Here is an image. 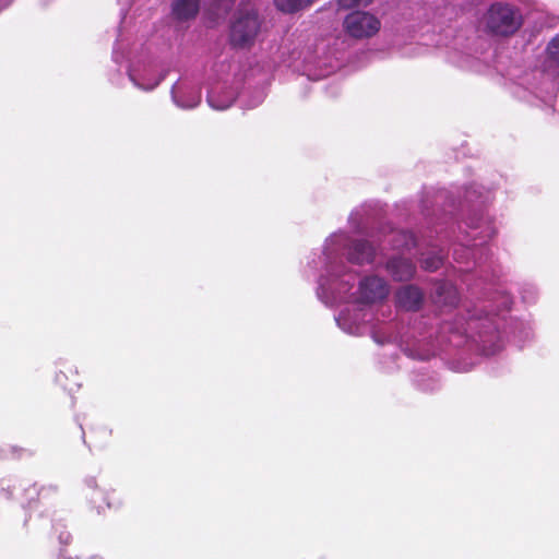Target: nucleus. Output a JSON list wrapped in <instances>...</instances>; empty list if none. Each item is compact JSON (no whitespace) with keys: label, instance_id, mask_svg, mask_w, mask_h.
Returning <instances> with one entry per match:
<instances>
[{"label":"nucleus","instance_id":"obj_13","mask_svg":"<svg viewBox=\"0 0 559 559\" xmlns=\"http://www.w3.org/2000/svg\"><path fill=\"white\" fill-rule=\"evenodd\" d=\"M443 265V255L431 254L421 260V266L428 272H435Z\"/></svg>","mask_w":559,"mask_h":559},{"label":"nucleus","instance_id":"obj_8","mask_svg":"<svg viewBox=\"0 0 559 559\" xmlns=\"http://www.w3.org/2000/svg\"><path fill=\"white\" fill-rule=\"evenodd\" d=\"M374 248L367 240H355L348 248V260L355 264H365L373 261Z\"/></svg>","mask_w":559,"mask_h":559},{"label":"nucleus","instance_id":"obj_6","mask_svg":"<svg viewBox=\"0 0 559 559\" xmlns=\"http://www.w3.org/2000/svg\"><path fill=\"white\" fill-rule=\"evenodd\" d=\"M424 301V293L414 285H406L396 293V304L400 308L407 311H417Z\"/></svg>","mask_w":559,"mask_h":559},{"label":"nucleus","instance_id":"obj_5","mask_svg":"<svg viewBox=\"0 0 559 559\" xmlns=\"http://www.w3.org/2000/svg\"><path fill=\"white\" fill-rule=\"evenodd\" d=\"M57 493V487H39L36 484L29 485L23 490L21 497V506L27 512L36 511L41 500H46L49 496Z\"/></svg>","mask_w":559,"mask_h":559},{"label":"nucleus","instance_id":"obj_16","mask_svg":"<svg viewBox=\"0 0 559 559\" xmlns=\"http://www.w3.org/2000/svg\"><path fill=\"white\" fill-rule=\"evenodd\" d=\"M397 236L402 237L405 240L406 246H408L409 243L414 245V237L412 234L407 231H401L397 234Z\"/></svg>","mask_w":559,"mask_h":559},{"label":"nucleus","instance_id":"obj_4","mask_svg":"<svg viewBox=\"0 0 559 559\" xmlns=\"http://www.w3.org/2000/svg\"><path fill=\"white\" fill-rule=\"evenodd\" d=\"M360 298L366 304L381 301L389 295L386 282L379 276H367L359 284Z\"/></svg>","mask_w":559,"mask_h":559},{"label":"nucleus","instance_id":"obj_12","mask_svg":"<svg viewBox=\"0 0 559 559\" xmlns=\"http://www.w3.org/2000/svg\"><path fill=\"white\" fill-rule=\"evenodd\" d=\"M314 0H274L277 10L283 13H296L313 3Z\"/></svg>","mask_w":559,"mask_h":559},{"label":"nucleus","instance_id":"obj_9","mask_svg":"<svg viewBox=\"0 0 559 559\" xmlns=\"http://www.w3.org/2000/svg\"><path fill=\"white\" fill-rule=\"evenodd\" d=\"M201 0H175L171 13L177 21L186 22L195 19L200 11Z\"/></svg>","mask_w":559,"mask_h":559},{"label":"nucleus","instance_id":"obj_15","mask_svg":"<svg viewBox=\"0 0 559 559\" xmlns=\"http://www.w3.org/2000/svg\"><path fill=\"white\" fill-rule=\"evenodd\" d=\"M372 0H338V3L344 9H352L359 5H368Z\"/></svg>","mask_w":559,"mask_h":559},{"label":"nucleus","instance_id":"obj_14","mask_svg":"<svg viewBox=\"0 0 559 559\" xmlns=\"http://www.w3.org/2000/svg\"><path fill=\"white\" fill-rule=\"evenodd\" d=\"M548 59L559 66V35L555 36L547 45Z\"/></svg>","mask_w":559,"mask_h":559},{"label":"nucleus","instance_id":"obj_1","mask_svg":"<svg viewBox=\"0 0 559 559\" xmlns=\"http://www.w3.org/2000/svg\"><path fill=\"white\" fill-rule=\"evenodd\" d=\"M262 19L258 8L250 1H241L233 14L229 25V44L236 49L251 48L260 33Z\"/></svg>","mask_w":559,"mask_h":559},{"label":"nucleus","instance_id":"obj_3","mask_svg":"<svg viewBox=\"0 0 559 559\" xmlns=\"http://www.w3.org/2000/svg\"><path fill=\"white\" fill-rule=\"evenodd\" d=\"M380 21L368 12L355 11L344 20L346 32L354 38L371 37L380 29Z\"/></svg>","mask_w":559,"mask_h":559},{"label":"nucleus","instance_id":"obj_11","mask_svg":"<svg viewBox=\"0 0 559 559\" xmlns=\"http://www.w3.org/2000/svg\"><path fill=\"white\" fill-rule=\"evenodd\" d=\"M111 435L112 430L109 429L107 426L100 424L95 425L91 427L88 430V444L98 448L105 447L106 444H108Z\"/></svg>","mask_w":559,"mask_h":559},{"label":"nucleus","instance_id":"obj_19","mask_svg":"<svg viewBox=\"0 0 559 559\" xmlns=\"http://www.w3.org/2000/svg\"><path fill=\"white\" fill-rule=\"evenodd\" d=\"M90 484H91V486L96 487V483H95V480H93V479H92V480H90Z\"/></svg>","mask_w":559,"mask_h":559},{"label":"nucleus","instance_id":"obj_7","mask_svg":"<svg viewBox=\"0 0 559 559\" xmlns=\"http://www.w3.org/2000/svg\"><path fill=\"white\" fill-rule=\"evenodd\" d=\"M386 270L394 281L406 282L415 275L416 266L409 259L394 257L388 261Z\"/></svg>","mask_w":559,"mask_h":559},{"label":"nucleus","instance_id":"obj_18","mask_svg":"<svg viewBox=\"0 0 559 559\" xmlns=\"http://www.w3.org/2000/svg\"><path fill=\"white\" fill-rule=\"evenodd\" d=\"M9 4V0H3L2 3H0V11L5 8Z\"/></svg>","mask_w":559,"mask_h":559},{"label":"nucleus","instance_id":"obj_2","mask_svg":"<svg viewBox=\"0 0 559 559\" xmlns=\"http://www.w3.org/2000/svg\"><path fill=\"white\" fill-rule=\"evenodd\" d=\"M488 33L498 36L513 35L522 25V15L514 5L503 2L492 3L485 14Z\"/></svg>","mask_w":559,"mask_h":559},{"label":"nucleus","instance_id":"obj_17","mask_svg":"<svg viewBox=\"0 0 559 559\" xmlns=\"http://www.w3.org/2000/svg\"><path fill=\"white\" fill-rule=\"evenodd\" d=\"M25 452H26V450L23 448H19V447L11 448V453H12L13 457H15V459H21Z\"/></svg>","mask_w":559,"mask_h":559},{"label":"nucleus","instance_id":"obj_10","mask_svg":"<svg viewBox=\"0 0 559 559\" xmlns=\"http://www.w3.org/2000/svg\"><path fill=\"white\" fill-rule=\"evenodd\" d=\"M437 302L442 306L455 307L460 297L457 289L449 283H441L436 288Z\"/></svg>","mask_w":559,"mask_h":559}]
</instances>
